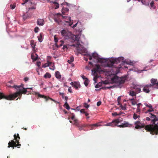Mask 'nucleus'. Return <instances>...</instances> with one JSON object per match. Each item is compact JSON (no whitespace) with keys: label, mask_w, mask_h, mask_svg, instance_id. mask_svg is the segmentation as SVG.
Returning a JSON list of instances; mask_svg holds the SVG:
<instances>
[{"label":"nucleus","mask_w":158,"mask_h":158,"mask_svg":"<svg viewBox=\"0 0 158 158\" xmlns=\"http://www.w3.org/2000/svg\"><path fill=\"white\" fill-rule=\"evenodd\" d=\"M149 114L150 115L149 117H146V120L149 121L150 120V118H153V119L151 120V122L152 124L147 126L146 129L150 131L152 135H157L158 134V123L156 121L158 120V118L151 113H150Z\"/></svg>","instance_id":"obj_1"},{"label":"nucleus","mask_w":158,"mask_h":158,"mask_svg":"<svg viewBox=\"0 0 158 158\" xmlns=\"http://www.w3.org/2000/svg\"><path fill=\"white\" fill-rule=\"evenodd\" d=\"M23 85L21 84L20 85H14L13 87L19 90V91L13 94L8 96H5L3 93L0 92V99L3 98H5L8 100H11L15 99L19 95H21L22 93L26 94L27 92L26 88L23 87Z\"/></svg>","instance_id":"obj_2"},{"label":"nucleus","mask_w":158,"mask_h":158,"mask_svg":"<svg viewBox=\"0 0 158 158\" xmlns=\"http://www.w3.org/2000/svg\"><path fill=\"white\" fill-rule=\"evenodd\" d=\"M71 46L75 47L76 49L75 51L77 52V53H79L84 56H89V59L90 60H91L93 58L92 55L89 54L87 52V49L84 48L83 46L81 45L78 42H77V44H73Z\"/></svg>","instance_id":"obj_3"},{"label":"nucleus","mask_w":158,"mask_h":158,"mask_svg":"<svg viewBox=\"0 0 158 158\" xmlns=\"http://www.w3.org/2000/svg\"><path fill=\"white\" fill-rule=\"evenodd\" d=\"M61 35L65 39H71L74 41H78L80 38L79 35H73L67 29H63L60 31Z\"/></svg>","instance_id":"obj_4"},{"label":"nucleus","mask_w":158,"mask_h":158,"mask_svg":"<svg viewBox=\"0 0 158 158\" xmlns=\"http://www.w3.org/2000/svg\"><path fill=\"white\" fill-rule=\"evenodd\" d=\"M112 58H104L101 57L97 63H100L101 66L104 67H112L113 65V62L111 60Z\"/></svg>","instance_id":"obj_5"},{"label":"nucleus","mask_w":158,"mask_h":158,"mask_svg":"<svg viewBox=\"0 0 158 158\" xmlns=\"http://www.w3.org/2000/svg\"><path fill=\"white\" fill-rule=\"evenodd\" d=\"M111 60L113 62V64L114 63L118 64L121 62H122V64H125L131 65L132 62H131V61H128V60H124V58L123 56H119L117 58L112 57Z\"/></svg>","instance_id":"obj_6"},{"label":"nucleus","mask_w":158,"mask_h":158,"mask_svg":"<svg viewBox=\"0 0 158 158\" xmlns=\"http://www.w3.org/2000/svg\"><path fill=\"white\" fill-rule=\"evenodd\" d=\"M17 136H16L15 134L14 135L15 140V141H14V140H11V142L10 141L8 143L9 145L7 147L8 148H9L10 147H13V149H14L13 148L14 146L16 147L17 146H21V144L18 143H19V141L20 139L18 134H17Z\"/></svg>","instance_id":"obj_7"},{"label":"nucleus","mask_w":158,"mask_h":158,"mask_svg":"<svg viewBox=\"0 0 158 158\" xmlns=\"http://www.w3.org/2000/svg\"><path fill=\"white\" fill-rule=\"evenodd\" d=\"M95 66L96 67L92 70V75L93 76H94L93 78V80L94 81V84L97 83V79L99 77V76H97V73L100 71V66L98 64H96Z\"/></svg>","instance_id":"obj_8"},{"label":"nucleus","mask_w":158,"mask_h":158,"mask_svg":"<svg viewBox=\"0 0 158 158\" xmlns=\"http://www.w3.org/2000/svg\"><path fill=\"white\" fill-rule=\"evenodd\" d=\"M111 81L113 83H115L120 85L124 82L125 80L124 78L118 77V76L115 75L111 78Z\"/></svg>","instance_id":"obj_9"},{"label":"nucleus","mask_w":158,"mask_h":158,"mask_svg":"<svg viewBox=\"0 0 158 158\" xmlns=\"http://www.w3.org/2000/svg\"><path fill=\"white\" fill-rule=\"evenodd\" d=\"M122 120H120L119 119H117L114 120H113L111 123H107L106 124H105L104 125L105 126H112L114 127L118 126V124L121 122Z\"/></svg>","instance_id":"obj_10"},{"label":"nucleus","mask_w":158,"mask_h":158,"mask_svg":"<svg viewBox=\"0 0 158 158\" xmlns=\"http://www.w3.org/2000/svg\"><path fill=\"white\" fill-rule=\"evenodd\" d=\"M93 58V61L97 62L101 58V56H100L97 53L94 52L92 54Z\"/></svg>","instance_id":"obj_11"},{"label":"nucleus","mask_w":158,"mask_h":158,"mask_svg":"<svg viewBox=\"0 0 158 158\" xmlns=\"http://www.w3.org/2000/svg\"><path fill=\"white\" fill-rule=\"evenodd\" d=\"M117 126L119 127H131L132 126V125L129 123L128 122L124 121L123 123L122 124L120 125H118Z\"/></svg>","instance_id":"obj_12"},{"label":"nucleus","mask_w":158,"mask_h":158,"mask_svg":"<svg viewBox=\"0 0 158 158\" xmlns=\"http://www.w3.org/2000/svg\"><path fill=\"white\" fill-rule=\"evenodd\" d=\"M35 94L36 95H37L38 96V97H40L41 98H45L46 99V101H47L48 99H51V100H52V101H53L54 102H57V103H59V102H56L55 100L53 99L52 98H48L47 97H46V96H45L44 95L40 94L38 92H36Z\"/></svg>","instance_id":"obj_13"},{"label":"nucleus","mask_w":158,"mask_h":158,"mask_svg":"<svg viewBox=\"0 0 158 158\" xmlns=\"http://www.w3.org/2000/svg\"><path fill=\"white\" fill-rule=\"evenodd\" d=\"M70 84L76 89H78L81 87L80 82L78 81L71 82Z\"/></svg>","instance_id":"obj_14"},{"label":"nucleus","mask_w":158,"mask_h":158,"mask_svg":"<svg viewBox=\"0 0 158 158\" xmlns=\"http://www.w3.org/2000/svg\"><path fill=\"white\" fill-rule=\"evenodd\" d=\"M71 119L73 121L74 124L77 126H78V121L77 119L76 118L75 115L72 113V114Z\"/></svg>","instance_id":"obj_15"},{"label":"nucleus","mask_w":158,"mask_h":158,"mask_svg":"<svg viewBox=\"0 0 158 158\" xmlns=\"http://www.w3.org/2000/svg\"><path fill=\"white\" fill-rule=\"evenodd\" d=\"M55 75L56 77L58 80L60 81H62V79H61V75L59 71H56L55 73Z\"/></svg>","instance_id":"obj_16"},{"label":"nucleus","mask_w":158,"mask_h":158,"mask_svg":"<svg viewBox=\"0 0 158 158\" xmlns=\"http://www.w3.org/2000/svg\"><path fill=\"white\" fill-rule=\"evenodd\" d=\"M37 23L39 25L43 26L44 23V20L41 19H39L37 20Z\"/></svg>","instance_id":"obj_17"},{"label":"nucleus","mask_w":158,"mask_h":158,"mask_svg":"<svg viewBox=\"0 0 158 158\" xmlns=\"http://www.w3.org/2000/svg\"><path fill=\"white\" fill-rule=\"evenodd\" d=\"M149 6L151 9L155 10L156 8V6L154 5V2L153 1H152L150 3Z\"/></svg>","instance_id":"obj_18"},{"label":"nucleus","mask_w":158,"mask_h":158,"mask_svg":"<svg viewBox=\"0 0 158 158\" xmlns=\"http://www.w3.org/2000/svg\"><path fill=\"white\" fill-rule=\"evenodd\" d=\"M130 70L131 71H132L135 72H136L137 73H140L144 71H147L146 70H139L137 69H130Z\"/></svg>","instance_id":"obj_19"},{"label":"nucleus","mask_w":158,"mask_h":158,"mask_svg":"<svg viewBox=\"0 0 158 158\" xmlns=\"http://www.w3.org/2000/svg\"><path fill=\"white\" fill-rule=\"evenodd\" d=\"M128 94L130 96H135L136 94L133 91L131 90L128 92Z\"/></svg>","instance_id":"obj_20"},{"label":"nucleus","mask_w":158,"mask_h":158,"mask_svg":"<svg viewBox=\"0 0 158 158\" xmlns=\"http://www.w3.org/2000/svg\"><path fill=\"white\" fill-rule=\"evenodd\" d=\"M140 123L138 121H136L135 122V128L136 129H138L139 128H140L141 127L139 125V124Z\"/></svg>","instance_id":"obj_21"},{"label":"nucleus","mask_w":158,"mask_h":158,"mask_svg":"<svg viewBox=\"0 0 158 158\" xmlns=\"http://www.w3.org/2000/svg\"><path fill=\"white\" fill-rule=\"evenodd\" d=\"M151 81L153 85H156L157 79L152 78L151 79Z\"/></svg>","instance_id":"obj_22"},{"label":"nucleus","mask_w":158,"mask_h":158,"mask_svg":"<svg viewBox=\"0 0 158 158\" xmlns=\"http://www.w3.org/2000/svg\"><path fill=\"white\" fill-rule=\"evenodd\" d=\"M51 77V75L48 73H46L44 75V77L45 78H50Z\"/></svg>","instance_id":"obj_23"},{"label":"nucleus","mask_w":158,"mask_h":158,"mask_svg":"<svg viewBox=\"0 0 158 158\" xmlns=\"http://www.w3.org/2000/svg\"><path fill=\"white\" fill-rule=\"evenodd\" d=\"M64 4H66V5L69 7H75L76 6L74 4H70L67 2H64Z\"/></svg>","instance_id":"obj_24"},{"label":"nucleus","mask_w":158,"mask_h":158,"mask_svg":"<svg viewBox=\"0 0 158 158\" xmlns=\"http://www.w3.org/2000/svg\"><path fill=\"white\" fill-rule=\"evenodd\" d=\"M134 88L136 89V92L137 93H139L141 92V89L139 86H136L135 87H134Z\"/></svg>","instance_id":"obj_25"},{"label":"nucleus","mask_w":158,"mask_h":158,"mask_svg":"<svg viewBox=\"0 0 158 158\" xmlns=\"http://www.w3.org/2000/svg\"><path fill=\"white\" fill-rule=\"evenodd\" d=\"M64 106H65V108L66 109H67L68 110H69L70 109V107L67 102H65V103L64 105Z\"/></svg>","instance_id":"obj_26"},{"label":"nucleus","mask_w":158,"mask_h":158,"mask_svg":"<svg viewBox=\"0 0 158 158\" xmlns=\"http://www.w3.org/2000/svg\"><path fill=\"white\" fill-rule=\"evenodd\" d=\"M51 64V62H48V63H45V64H44L42 65V67L43 68H46V67H47L48 66H50V65Z\"/></svg>","instance_id":"obj_27"},{"label":"nucleus","mask_w":158,"mask_h":158,"mask_svg":"<svg viewBox=\"0 0 158 158\" xmlns=\"http://www.w3.org/2000/svg\"><path fill=\"white\" fill-rule=\"evenodd\" d=\"M140 116L139 115H138L136 113H134L133 116V118L134 119L136 120L137 118H139Z\"/></svg>","instance_id":"obj_28"},{"label":"nucleus","mask_w":158,"mask_h":158,"mask_svg":"<svg viewBox=\"0 0 158 158\" xmlns=\"http://www.w3.org/2000/svg\"><path fill=\"white\" fill-rule=\"evenodd\" d=\"M74 61V57L73 56H72L70 57V59L68 60L67 62L70 64L72 63Z\"/></svg>","instance_id":"obj_29"},{"label":"nucleus","mask_w":158,"mask_h":158,"mask_svg":"<svg viewBox=\"0 0 158 158\" xmlns=\"http://www.w3.org/2000/svg\"><path fill=\"white\" fill-rule=\"evenodd\" d=\"M38 40L39 42H41L43 41L42 39V35L41 33H40V36L38 37Z\"/></svg>","instance_id":"obj_30"},{"label":"nucleus","mask_w":158,"mask_h":158,"mask_svg":"<svg viewBox=\"0 0 158 158\" xmlns=\"http://www.w3.org/2000/svg\"><path fill=\"white\" fill-rule=\"evenodd\" d=\"M136 1L137 0H134ZM139 2H141L142 3L145 5H147V4L146 2V0H137Z\"/></svg>","instance_id":"obj_31"},{"label":"nucleus","mask_w":158,"mask_h":158,"mask_svg":"<svg viewBox=\"0 0 158 158\" xmlns=\"http://www.w3.org/2000/svg\"><path fill=\"white\" fill-rule=\"evenodd\" d=\"M143 91L146 93H148L150 90L149 89H146L145 87H144L143 89Z\"/></svg>","instance_id":"obj_32"},{"label":"nucleus","mask_w":158,"mask_h":158,"mask_svg":"<svg viewBox=\"0 0 158 158\" xmlns=\"http://www.w3.org/2000/svg\"><path fill=\"white\" fill-rule=\"evenodd\" d=\"M144 105L147 107H149L151 108H152V105L150 104H148L147 103H145L144 104Z\"/></svg>","instance_id":"obj_33"},{"label":"nucleus","mask_w":158,"mask_h":158,"mask_svg":"<svg viewBox=\"0 0 158 158\" xmlns=\"http://www.w3.org/2000/svg\"><path fill=\"white\" fill-rule=\"evenodd\" d=\"M23 18L24 20H25L26 19L29 18V17L28 15H24L23 16Z\"/></svg>","instance_id":"obj_34"},{"label":"nucleus","mask_w":158,"mask_h":158,"mask_svg":"<svg viewBox=\"0 0 158 158\" xmlns=\"http://www.w3.org/2000/svg\"><path fill=\"white\" fill-rule=\"evenodd\" d=\"M88 83L89 80L88 79H87V80H85V81H84V84L85 86H87L88 84Z\"/></svg>","instance_id":"obj_35"},{"label":"nucleus","mask_w":158,"mask_h":158,"mask_svg":"<svg viewBox=\"0 0 158 158\" xmlns=\"http://www.w3.org/2000/svg\"><path fill=\"white\" fill-rule=\"evenodd\" d=\"M31 58L33 60L35 61L37 60L38 57H34L33 55H31Z\"/></svg>","instance_id":"obj_36"},{"label":"nucleus","mask_w":158,"mask_h":158,"mask_svg":"<svg viewBox=\"0 0 158 158\" xmlns=\"http://www.w3.org/2000/svg\"><path fill=\"white\" fill-rule=\"evenodd\" d=\"M62 17L64 19L68 18V19L69 21L71 20V18L70 17L62 16Z\"/></svg>","instance_id":"obj_37"},{"label":"nucleus","mask_w":158,"mask_h":158,"mask_svg":"<svg viewBox=\"0 0 158 158\" xmlns=\"http://www.w3.org/2000/svg\"><path fill=\"white\" fill-rule=\"evenodd\" d=\"M100 125H99L98 123L94 124H91V125H89V126H95V127H98Z\"/></svg>","instance_id":"obj_38"},{"label":"nucleus","mask_w":158,"mask_h":158,"mask_svg":"<svg viewBox=\"0 0 158 158\" xmlns=\"http://www.w3.org/2000/svg\"><path fill=\"white\" fill-rule=\"evenodd\" d=\"M120 107H121V109L123 110H126V108L125 106H123L121 105L120 106Z\"/></svg>","instance_id":"obj_39"},{"label":"nucleus","mask_w":158,"mask_h":158,"mask_svg":"<svg viewBox=\"0 0 158 158\" xmlns=\"http://www.w3.org/2000/svg\"><path fill=\"white\" fill-rule=\"evenodd\" d=\"M153 111V108H151L148 110L145 113H147L149 112H152Z\"/></svg>","instance_id":"obj_40"},{"label":"nucleus","mask_w":158,"mask_h":158,"mask_svg":"<svg viewBox=\"0 0 158 158\" xmlns=\"http://www.w3.org/2000/svg\"><path fill=\"white\" fill-rule=\"evenodd\" d=\"M39 30V28L38 27H36L34 29V31L35 33H36L38 32Z\"/></svg>","instance_id":"obj_41"},{"label":"nucleus","mask_w":158,"mask_h":158,"mask_svg":"<svg viewBox=\"0 0 158 158\" xmlns=\"http://www.w3.org/2000/svg\"><path fill=\"white\" fill-rule=\"evenodd\" d=\"M114 87L113 86H106L104 87V89H110L111 88H113Z\"/></svg>","instance_id":"obj_42"},{"label":"nucleus","mask_w":158,"mask_h":158,"mask_svg":"<svg viewBox=\"0 0 158 158\" xmlns=\"http://www.w3.org/2000/svg\"><path fill=\"white\" fill-rule=\"evenodd\" d=\"M140 112V108H137L136 110V113L137 114H139Z\"/></svg>","instance_id":"obj_43"},{"label":"nucleus","mask_w":158,"mask_h":158,"mask_svg":"<svg viewBox=\"0 0 158 158\" xmlns=\"http://www.w3.org/2000/svg\"><path fill=\"white\" fill-rule=\"evenodd\" d=\"M59 94L61 95L63 98H64V93H63L59 92Z\"/></svg>","instance_id":"obj_44"},{"label":"nucleus","mask_w":158,"mask_h":158,"mask_svg":"<svg viewBox=\"0 0 158 158\" xmlns=\"http://www.w3.org/2000/svg\"><path fill=\"white\" fill-rule=\"evenodd\" d=\"M84 104L85 105V106H84L85 107L88 108H89V106L88 104L87 103H84Z\"/></svg>","instance_id":"obj_45"},{"label":"nucleus","mask_w":158,"mask_h":158,"mask_svg":"<svg viewBox=\"0 0 158 158\" xmlns=\"http://www.w3.org/2000/svg\"><path fill=\"white\" fill-rule=\"evenodd\" d=\"M101 84L100 83H99L98 84H97L95 85V87L96 88H99V87L100 86V85H101Z\"/></svg>","instance_id":"obj_46"},{"label":"nucleus","mask_w":158,"mask_h":158,"mask_svg":"<svg viewBox=\"0 0 158 158\" xmlns=\"http://www.w3.org/2000/svg\"><path fill=\"white\" fill-rule=\"evenodd\" d=\"M10 8H11L13 10L14 9L15 7V5L13 4V5H10Z\"/></svg>","instance_id":"obj_47"},{"label":"nucleus","mask_w":158,"mask_h":158,"mask_svg":"<svg viewBox=\"0 0 158 158\" xmlns=\"http://www.w3.org/2000/svg\"><path fill=\"white\" fill-rule=\"evenodd\" d=\"M112 115L114 116H116L118 115V114L116 112H114L112 113Z\"/></svg>","instance_id":"obj_48"},{"label":"nucleus","mask_w":158,"mask_h":158,"mask_svg":"<svg viewBox=\"0 0 158 158\" xmlns=\"http://www.w3.org/2000/svg\"><path fill=\"white\" fill-rule=\"evenodd\" d=\"M132 105H135L136 104H137V103L136 101H132L131 102Z\"/></svg>","instance_id":"obj_49"},{"label":"nucleus","mask_w":158,"mask_h":158,"mask_svg":"<svg viewBox=\"0 0 158 158\" xmlns=\"http://www.w3.org/2000/svg\"><path fill=\"white\" fill-rule=\"evenodd\" d=\"M54 40L55 42L56 43L58 41V39L55 36H54Z\"/></svg>","instance_id":"obj_50"},{"label":"nucleus","mask_w":158,"mask_h":158,"mask_svg":"<svg viewBox=\"0 0 158 158\" xmlns=\"http://www.w3.org/2000/svg\"><path fill=\"white\" fill-rule=\"evenodd\" d=\"M41 62L40 61H37L36 65L38 67H40V66Z\"/></svg>","instance_id":"obj_51"},{"label":"nucleus","mask_w":158,"mask_h":158,"mask_svg":"<svg viewBox=\"0 0 158 158\" xmlns=\"http://www.w3.org/2000/svg\"><path fill=\"white\" fill-rule=\"evenodd\" d=\"M59 5L58 3H57L56 4L55 7V9H58L59 7Z\"/></svg>","instance_id":"obj_52"},{"label":"nucleus","mask_w":158,"mask_h":158,"mask_svg":"<svg viewBox=\"0 0 158 158\" xmlns=\"http://www.w3.org/2000/svg\"><path fill=\"white\" fill-rule=\"evenodd\" d=\"M142 105V104L141 103H139L136 104V106L137 108H140V106Z\"/></svg>","instance_id":"obj_53"},{"label":"nucleus","mask_w":158,"mask_h":158,"mask_svg":"<svg viewBox=\"0 0 158 158\" xmlns=\"http://www.w3.org/2000/svg\"><path fill=\"white\" fill-rule=\"evenodd\" d=\"M81 77L82 78L85 80H87L88 78L86 77L84 75H82L81 76Z\"/></svg>","instance_id":"obj_54"},{"label":"nucleus","mask_w":158,"mask_h":158,"mask_svg":"<svg viewBox=\"0 0 158 158\" xmlns=\"http://www.w3.org/2000/svg\"><path fill=\"white\" fill-rule=\"evenodd\" d=\"M80 112L81 113H85V110L84 109H82L80 110Z\"/></svg>","instance_id":"obj_55"},{"label":"nucleus","mask_w":158,"mask_h":158,"mask_svg":"<svg viewBox=\"0 0 158 158\" xmlns=\"http://www.w3.org/2000/svg\"><path fill=\"white\" fill-rule=\"evenodd\" d=\"M153 85H152V84H148V85H145V87H151V86H152Z\"/></svg>","instance_id":"obj_56"},{"label":"nucleus","mask_w":158,"mask_h":158,"mask_svg":"<svg viewBox=\"0 0 158 158\" xmlns=\"http://www.w3.org/2000/svg\"><path fill=\"white\" fill-rule=\"evenodd\" d=\"M31 47L33 48H34L35 46V45L34 44L32 43V41H31Z\"/></svg>","instance_id":"obj_57"},{"label":"nucleus","mask_w":158,"mask_h":158,"mask_svg":"<svg viewBox=\"0 0 158 158\" xmlns=\"http://www.w3.org/2000/svg\"><path fill=\"white\" fill-rule=\"evenodd\" d=\"M60 42H61V44L59 45V47L63 45V44H64V43L63 41H62L61 40L60 41Z\"/></svg>","instance_id":"obj_58"},{"label":"nucleus","mask_w":158,"mask_h":158,"mask_svg":"<svg viewBox=\"0 0 158 158\" xmlns=\"http://www.w3.org/2000/svg\"><path fill=\"white\" fill-rule=\"evenodd\" d=\"M36 9V7L34 6H33L32 7L29 8V10H32V9Z\"/></svg>","instance_id":"obj_59"},{"label":"nucleus","mask_w":158,"mask_h":158,"mask_svg":"<svg viewBox=\"0 0 158 158\" xmlns=\"http://www.w3.org/2000/svg\"><path fill=\"white\" fill-rule=\"evenodd\" d=\"M64 9V10L67 11H68L69 10V8L67 7L65 8V9L64 8H62V10H63Z\"/></svg>","instance_id":"obj_60"},{"label":"nucleus","mask_w":158,"mask_h":158,"mask_svg":"<svg viewBox=\"0 0 158 158\" xmlns=\"http://www.w3.org/2000/svg\"><path fill=\"white\" fill-rule=\"evenodd\" d=\"M101 104V102L100 101L98 102H97V105L98 106H99Z\"/></svg>","instance_id":"obj_61"},{"label":"nucleus","mask_w":158,"mask_h":158,"mask_svg":"<svg viewBox=\"0 0 158 158\" xmlns=\"http://www.w3.org/2000/svg\"><path fill=\"white\" fill-rule=\"evenodd\" d=\"M68 91L69 92H70V93H72V90L71 89V87H69V88L68 89Z\"/></svg>","instance_id":"obj_62"},{"label":"nucleus","mask_w":158,"mask_h":158,"mask_svg":"<svg viewBox=\"0 0 158 158\" xmlns=\"http://www.w3.org/2000/svg\"><path fill=\"white\" fill-rule=\"evenodd\" d=\"M29 78L28 77H25L24 78V81L25 82H26L28 80Z\"/></svg>","instance_id":"obj_63"},{"label":"nucleus","mask_w":158,"mask_h":158,"mask_svg":"<svg viewBox=\"0 0 158 158\" xmlns=\"http://www.w3.org/2000/svg\"><path fill=\"white\" fill-rule=\"evenodd\" d=\"M49 69L52 70H54L55 69V67L53 66L52 68H49Z\"/></svg>","instance_id":"obj_64"}]
</instances>
